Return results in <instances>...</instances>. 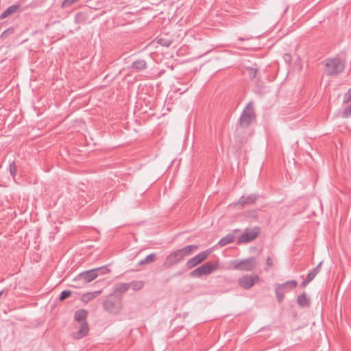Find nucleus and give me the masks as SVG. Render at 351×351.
Returning <instances> with one entry per match:
<instances>
[{
	"mask_svg": "<svg viewBox=\"0 0 351 351\" xmlns=\"http://www.w3.org/2000/svg\"><path fill=\"white\" fill-rule=\"evenodd\" d=\"M232 265L234 269L251 271L256 267V261L255 257H250L244 260H234Z\"/></svg>",
	"mask_w": 351,
	"mask_h": 351,
	"instance_id": "obj_5",
	"label": "nucleus"
},
{
	"mask_svg": "<svg viewBox=\"0 0 351 351\" xmlns=\"http://www.w3.org/2000/svg\"><path fill=\"white\" fill-rule=\"evenodd\" d=\"M259 234L260 229L258 227L246 228L245 231L238 237L237 243L239 245L249 243L257 238Z\"/></svg>",
	"mask_w": 351,
	"mask_h": 351,
	"instance_id": "obj_7",
	"label": "nucleus"
},
{
	"mask_svg": "<svg viewBox=\"0 0 351 351\" xmlns=\"http://www.w3.org/2000/svg\"><path fill=\"white\" fill-rule=\"evenodd\" d=\"M247 216L249 217H252V218H254L256 219L258 216L257 215V211L256 210H251V211H249L247 214Z\"/></svg>",
	"mask_w": 351,
	"mask_h": 351,
	"instance_id": "obj_34",
	"label": "nucleus"
},
{
	"mask_svg": "<svg viewBox=\"0 0 351 351\" xmlns=\"http://www.w3.org/2000/svg\"><path fill=\"white\" fill-rule=\"evenodd\" d=\"M296 287L297 286L288 284L287 285H285V287L282 288V291H283L284 292H289L290 290L293 289Z\"/></svg>",
	"mask_w": 351,
	"mask_h": 351,
	"instance_id": "obj_32",
	"label": "nucleus"
},
{
	"mask_svg": "<svg viewBox=\"0 0 351 351\" xmlns=\"http://www.w3.org/2000/svg\"><path fill=\"white\" fill-rule=\"evenodd\" d=\"M9 169H10V174L12 175V176L13 178H14L15 176L16 175V171H17L16 166V164L14 162H12L10 164Z\"/></svg>",
	"mask_w": 351,
	"mask_h": 351,
	"instance_id": "obj_28",
	"label": "nucleus"
},
{
	"mask_svg": "<svg viewBox=\"0 0 351 351\" xmlns=\"http://www.w3.org/2000/svg\"><path fill=\"white\" fill-rule=\"evenodd\" d=\"M219 267L218 261H208L201 266L197 267L190 272L189 275L192 278H200L202 276H208L212 274Z\"/></svg>",
	"mask_w": 351,
	"mask_h": 351,
	"instance_id": "obj_3",
	"label": "nucleus"
},
{
	"mask_svg": "<svg viewBox=\"0 0 351 351\" xmlns=\"http://www.w3.org/2000/svg\"><path fill=\"white\" fill-rule=\"evenodd\" d=\"M312 281L311 278L306 276V279L301 283L300 286L302 287H305L308 283Z\"/></svg>",
	"mask_w": 351,
	"mask_h": 351,
	"instance_id": "obj_35",
	"label": "nucleus"
},
{
	"mask_svg": "<svg viewBox=\"0 0 351 351\" xmlns=\"http://www.w3.org/2000/svg\"><path fill=\"white\" fill-rule=\"evenodd\" d=\"M13 32H14V28H12V27L8 28V29L5 30L1 34V37L5 38L6 36H8V35L13 34Z\"/></svg>",
	"mask_w": 351,
	"mask_h": 351,
	"instance_id": "obj_31",
	"label": "nucleus"
},
{
	"mask_svg": "<svg viewBox=\"0 0 351 351\" xmlns=\"http://www.w3.org/2000/svg\"><path fill=\"white\" fill-rule=\"evenodd\" d=\"M350 101H351V88H349L348 92L344 94L343 102L344 104H346Z\"/></svg>",
	"mask_w": 351,
	"mask_h": 351,
	"instance_id": "obj_29",
	"label": "nucleus"
},
{
	"mask_svg": "<svg viewBox=\"0 0 351 351\" xmlns=\"http://www.w3.org/2000/svg\"><path fill=\"white\" fill-rule=\"evenodd\" d=\"M266 265L267 267H273L274 265V261H273V259L271 257H267V260H266Z\"/></svg>",
	"mask_w": 351,
	"mask_h": 351,
	"instance_id": "obj_36",
	"label": "nucleus"
},
{
	"mask_svg": "<svg viewBox=\"0 0 351 351\" xmlns=\"http://www.w3.org/2000/svg\"><path fill=\"white\" fill-rule=\"evenodd\" d=\"M20 6L19 5H12L10 7H8L0 15V19H3L12 14L16 12L19 9Z\"/></svg>",
	"mask_w": 351,
	"mask_h": 351,
	"instance_id": "obj_17",
	"label": "nucleus"
},
{
	"mask_svg": "<svg viewBox=\"0 0 351 351\" xmlns=\"http://www.w3.org/2000/svg\"><path fill=\"white\" fill-rule=\"evenodd\" d=\"M325 67L327 75H334L342 72L344 65L339 58H334L326 60Z\"/></svg>",
	"mask_w": 351,
	"mask_h": 351,
	"instance_id": "obj_4",
	"label": "nucleus"
},
{
	"mask_svg": "<svg viewBox=\"0 0 351 351\" xmlns=\"http://www.w3.org/2000/svg\"><path fill=\"white\" fill-rule=\"evenodd\" d=\"M3 293V291H0V298L1 297V295H2Z\"/></svg>",
	"mask_w": 351,
	"mask_h": 351,
	"instance_id": "obj_37",
	"label": "nucleus"
},
{
	"mask_svg": "<svg viewBox=\"0 0 351 351\" xmlns=\"http://www.w3.org/2000/svg\"><path fill=\"white\" fill-rule=\"evenodd\" d=\"M197 249V245H189L183 248L175 250L167 256L163 266L166 268H170L181 262L186 256H189L193 252Z\"/></svg>",
	"mask_w": 351,
	"mask_h": 351,
	"instance_id": "obj_1",
	"label": "nucleus"
},
{
	"mask_svg": "<svg viewBox=\"0 0 351 351\" xmlns=\"http://www.w3.org/2000/svg\"><path fill=\"white\" fill-rule=\"evenodd\" d=\"M72 292L70 290H64L61 292L59 300L63 301L70 297Z\"/></svg>",
	"mask_w": 351,
	"mask_h": 351,
	"instance_id": "obj_26",
	"label": "nucleus"
},
{
	"mask_svg": "<svg viewBox=\"0 0 351 351\" xmlns=\"http://www.w3.org/2000/svg\"><path fill=\"white\" fill-rule=\"evenodd\" d=\"M343 117L348 118L351 117V105L346 108L343 112Z\"/></svg>",
	"mask_w": 351,
	"mask_h": 351,
	"instance_id": "obj_30",
	"label": "nucleus"
},
{
	"mask_svg": "<svg viewBox=\"0 0 351 351\" xmlns=\"http://www.w3.org/2000/svg\"><path fill=\"white\" fill-rule=\"evenodd\" d=\"M210 253V250H205L195 255L194 257L190 258L186 263V267L188 269H191L199 264L204 261Z\"/></svg>",
	"mask_w": 351,
	"mask_h": 351,
	"instance_id": "obj_9",
	"label": "nucleus"
},
{
	"mask_svg": "<svg viewBox=\"0 0 351 351\" xmlns=\"http://www.w3.org/2000/svg\"><path fill=\"white\" fill-rule=\"evenodd\" d=\"M130 288L129 283H119L115 287L114 291L123 293L127 291Z\"/></svg>",
	"mask_w": 351,
	"mask_h": 351,
	"instance_id": "obj_20",
	"label": "nucleus"
},
{
	"mask_svg": "<svg viewBox=\"0 0 351 351\" xmlns=\"http://www.w3.org/2000/svg\"><path fill=\"white\" fill-rule=\"evenodd\" d=\"M256 115L254 111V103L249 102L243 110L239 119V125L241 128H248L256 119Z\"/></svg>",
	"mask_w": 351,
	"mask_h": 351,
	"instance_id": "obj_2",
	"label": "nucleus"
},
{
	"mask_svg": "<svg viewBox=\"0 0 351 351\" xmlns=\"http://www.w3.org/2000/svg\"><path fill=\"white\" fill-rule=\"evenodd\" d=\"M129 285H130V287H132L133 290L138 291L144 287V282L132 281L130 282Z\"/></svg>",
	"mask_w": 351,
	"mask_h": 351,
	"instance_id": "obj_24",
	"label": "nucleus"
},
{
	"mask_svg": "<svg viewBox=\"0 0 351 351\" xmlns=\"http://www.w3.org/2000/svg\"><path fill=\"white\" fill-rule=\"evenodd\" d=\"M104 308L110 313L117 314L121 308V299L114 296H110L103 302Z\"/></svg>",
	"mask_w": 351,
	"mask_h": 351,
	"instance_id": "obj_8",
	"label": "nucleus"
},
{
	"mask_svg": "<svg viewBox=\"0 0 351 351\" xmlns=\"http://www.w3.org/2000/svg\"><path fill=\"white\" fill-rule=\"evenodd\" d=\"M101 293V291H97L94 292H89L84 293L82 295V301L84 303H87L90 301L92 299L96 298Z\"/></svg>",
	"mask_w": 351,
	"mask_h": 351,
	"instance_id": "obj_19",
	"label": "nucleus"
},
{
	"mask_svg": "<svg viewBox=\"0 0 351 351\" xmlns=\"http://www.w3.org/2000/svg\"><path fill=\"white\" fill-rule=\"evenodd\" d=\"M297 303L300 307L308 306L311 304V300L306 297L305 293H303L298 296Z\"/></svg>",
	"mask_w": 351,
	"mask_h": 351,
	"instance_id": "obj_16",
	"label": "nucleus"
},
{
	"mask_svg": "<svg viewBox=\"0 0 351 351\" xmlns=\"http://www.w3.org/2000/svg\"><path fill=\"white\" fill-rule=\"evenodd\" d=\"M88 312L85 309H80L74 313V320L78 323L88 322L86 318L88 317Z\"/></svg>",
	"mask_w": 351,
	"mask_h": 351,
	"instance_id": "obj_14",
	"label": "nucleus"
},
{
	"mask_svg": "<svg viewBox=\"0 0 351 351\" xmlns=\"http://www.w3.org/2000/svg\"><path fill=\"white\" fill-rule=\"evenodd\" d=\"M132 68L136 71H141L147 68V63L144 60H137L133 62Z\"/></svg>",
	"mask_w": 351,
	"mask_h": 351,
	"instance_id": "obj_18",
	"label": "nucleus"
},
{
	"mask_svg": "<svg viewBox=\"0 0 351 351\" xmlns=\"http://www.w3.org/2000/svg\"><path fill=\"white\" fill-rule=\"evenodd\" d=\"M98 276V274H97V269H93L88 271H85L80 274H78L73 281L76 282L75 285H72L73 287H79L80 284L78 282H82V285L90 282L92 280H95Z\"/></svg>",
	"mask_w": 351,
	"mask_h": 351,
	"instance_id": "obj_6",
	"label": "nucleus"
},
{
	"mask_svg": "<svg viewBox=\"0 0 351 351\" xmlns=\"http://www.w3.org/2000/svg\"><path fill=\"white\" fill-rule=\"evenodd\" d=\"M78 1L79 0H64V2L62 3V5L63 6H69Z\"/></svg>",
	"mask_w": 351,
	"mask_h": 351,
	"instance_id": "obj_33",
	"label": "nucleus"
},
{
	"mask_svg": "<svg viewBox=\"0 0 351 351\" xmlns=\"http://www.w3.org/2000/svg\"><path fill=\"white\" fill-rule=\"evenodd\" d=\"M260 278L257 275H245L238 280L239 285L245 289L252 287L255 283L259 282Z\"/></svg>",
	"mask_w": 351,
	"mask_h": 351,
	"instance_id": "obj_10",
	"label": "nucleus"
},
{
	"mask_svg": "<svg viewBox=\"0 0 351 351\" xmlns=\"http://www.w3.org/2000/svg\"><path fill=\"white\" fill-rule=\"evenodd\" d=\"M239 40H244L245 39L243 38H239Z\"/></svg>",
	"mask_w": 351,
	"mask_h": 351,
	"instance_id": "obj_38",
	"label": "nucleus"
},
{
	"mask_svg": "<svg viewBox=\"0 0 351 351\" xmlns=\"http://www.w3.org/2000/svg\"><path fill=\"white\" fill-rule=\"evenodd\" d=\"M259 195L255 193L250 194L247 196L243 195L239 198V199L237 202V205H241L243 208L254 205L256 204Z\"/></svg>",
	"mask_w": 351,
	"mask_h": 351,
	"instance_id": "obj_11",
	"label": "nucleus"
},
{
	"mask_svg": "<svg viewBox=\"0 0 351 351\" xmlns=\"http://www.w3.org/2000/svg\"><path fill=\"white\" fill-rule=\"evenodd\" d=\"M322 262H320L311 271H310L307 276L312 280L315 278L316 275L320 271Z\"/></svg>",
	"mask_w": 351,
	"mask_h": 351,
	"instance_id": "obj_23",
	"label": "nucleus"
},
{
	"mask_svg": "<svg viewBox=\"0 0 351 351\" xmlns=\"http://www.w3.org/2000/svg\"><path fill=\"white\" fill-rule=\"evenodd\" d=\"M257 72L258 69L256 68L247 67L245 69V73L250 79H254L256 77Z\"/></svg>",
	"mask_w": 351,
	"mask_h": 351,
	"instance_id": "obj_25",
	"label": "nucleus"
},
{
	"mask_svg": "<svg viewBox=\"0 0 351 351\" xmlns=\"http://www.w3.org/2000/svg\"><path fill=\"white\" fill-rule=\"evenodd\" d=\"M288 284L291 285L298 286V282L295 280H291L287 281L285 283L282 284H277L275 286V292L277 300L278 303H281L284 299V291H282V288L285 287V285H287Z\"/></svg>",
	"mask_w": 351,
	"mask_h": 351,
	"instance_id": "obj_12",
	"label": "nucleus"
},
{
	"mask_svg": "<svg viewBox=\"0 0 351 351\" xmlns=\"http://www.w3.org/2000/svg\"><path fill=\"white\" fill-rule=\"evenodd\" d=\"M95 269H97V274H98V275L99 274H108L110 271V270L107 267V266L100 267L98 268H95Z\"/></svg>",
	"mask_w": 351,
	"mask_h": 351,
	"instance_id": "obj_27",
	"label": "nucleus"
},
{
	"mask_svg": "<svg viewBox=\"0 0 351 351\" xmlns=\"http://www.w3.org/2000/svg\"><path fill=\"white\" fill-rule=\"evenodd\" d=\"M239 231V230L237 229L234 231V232L228 234L227 235H226L225 237L220 239V241L218 242V245L223 247L232 243L235 239L234 233Z\"/></svg>",
	"mask_w": 351,
	"mask_h": 351,
	"instance_id": "obj_15",
	"label": "nucleus"
},
{
	"mask_svg": "<svg viewBox=\"0 0 351 351\" xmlns=\"http://www.w3.org/2000/svg\"><path fill=\"white\" fill-rule=\"evenodd\" d=\"M157 43L163 47H169L172 43V40L164 36H160L157 38Z\"/></svg>",
	"mask_w": 351,
	"mask_h": 351,
	"instance_id": "obj_21",
	"label": "nucleus"
},
{
	"mask_svg": "<svg viewBox=\"0 0 351 351\" xmlns=\"http://www.w3.org/2000/svg\"><path fill=\"white\" fill-rule=\"evenodd\" d=\"M80 327L76 332H73L72 336L74 339H80L88 335L89 332V325L88 322L79 323Z\"/></svg>",
	"mask_w": 351,
	"mask_h": 351,
	"instance_id": "obj_13",
	"label": "nucleus"
},
{
	"mask_svg": "<svg viewBox=\"0 0 351 351\" xmlns=\"http://www.w3.org/2000/svg\"><path fill=\"white\" fill-rule=\"evenodd\" d=\"M156 260V254L154 253L150 254L147 256L144 259L141 260L138 265H147L153 263Z\"/></svg>",
	"mask_w": 351,
	"mask_h": 351,
	"instance_id": "obj_22",
	"label": "nucleus"
}]
</instances>
